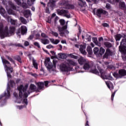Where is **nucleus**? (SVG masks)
<instances>
[{
	"instance_id": "6e6d98bb",
	"label": "nucleus",
	"mask_w": 126,
	"mask_h": 126,
	"mask_svg": "<svg viewBox=\"0 0 126 126\" xmlns=\"http://www.w3.org/2000/svg\"><path fill=\"white\" fill-rule=\"evenodd\" d=\"M116 94V91L114 92L111 95V100L114 101V97H115V94Z\"/></svg>"
},
{
	"instance_id": "412c9836",
	"label": "nucleus",
	"mask_w": 126,
	"mask_h": 126,
	"mask_svg": "<svg viewBox=\"0 0 126 126\" xmlns=\"http://www.w3.org/2000/svg\"><path fill=\"white\" fill-rule=\"evenodd\" d=\"M21 34L22 35H25L26 33H27V28L25 26H21Z\"/></svg>"
},
{
	"instance_id": "ea45409f",
	"label": "nucleus",
	"mask_w": 126,
	"mask_h": 126,
	"mask_svg": "<svg viewBox=\"0 0 126 126\" xmlns=\"http://www.w3.org/2000/svg\"><path fill=\"white\" fill-rule=\"evenodd\" d=\"M15 60L19 62V63H22V61H21V58L19 56H17L15 57Z\"/></svg>"
},
{
	"instance_id": "f03ea898",
	"label": "nucleus",
	"mask_w": 126,
	"mask_h": 126,
	"mask_svg": "<svg viewBox=\"0 0 126 126\" xmlns=\"http://www.w3.org/2000/svg\"><path fill=\"white\" fill-rule=\"evenodd\" d=\"M67 64V65H66ZM66 64L62 63L60 65V70L63 72H67L69 71L71 68L69 65H73L75 66L77 65V63L70 59H68L66 62Z\"/></svg>"
},
{
	"instance_id": "f257e3e1",
	"label": "nucleus",
	"mask_w": 126,
	"mask_h": 126,
	"mask_svg": "<svg viewBox=\"0 0 126 126\" xmlns=\"http://www.w3.org/2000/svg\"><path fill=\"white\" fill-rule=\"evenodd\" d=\"M27 88H28V84H26L25 87L23 86V85H21L18 87L19 91V97L22 99L23 98H25L23 99V103L26 104V105H28V100L27 99V97H28V95H29L31 93H32V84H31L30 87V91H28L27 93Z\"/></svg>"
},
{
	"instance_id": "f8f14e48",
	"label": "nucleus",
	"mask_w": 126,
	"mask_h": 126,
	"mask_svg": "<svg viewBox=\"0 0 126 126\" xmlns=\"http://www.w3.org/2000/svg\"><path fill=\"white\" fill-rule=\"evenodd\" d=\"M101 74V77L102 79H109V80H113V77L111 76H107L106 72L102 69H98Z\"/></svg>"
},
{
	"instance_id": "49530a36",
	"label": "nucleus",
	"mask_w": 126,
	"mask_h": 126,
	"mask_svg": "<svg viewBox=\"0 0 126 126\" xmlns=\"http://www.w3.org/2000/svg\"><path fill=\"white\" fill-rule=\"evenodd\" d=\"M10 22L12 25H15V23H16L15 20L12 19H10Z\"/></svg>"
},
{
	"instance_id": "338daca9",
	"label": "nucleus",
	"mask_w": 126,
	"mask_h": 126,
	"mask_svg": "<svg viewBox=\"0 0 126 126\" xmlns=\"http://www.w3.org/2000/svg\"><path fill=\"white\" fill-rule=\"evenodd\" d=\"M49 83H50V82H49V81L45 82V85L46 87H48V84H49Z\"/></svg>"
},
{
	"instance_id": "3c124183",
	"label": "nucleus",
	"mask_w": 126,
	"mask_h": 126,
	"mask_svg": "<svg viewBox=\"0 0 126 126\" xmlns=\"http://www.w3.org/2000/svg\"><path fill=\"white\" fill-rule=\"evenodd\" d=\"M60 23H61V25H64V23H65V22L64 21V20L63 19H61L60 20Z\"/></svg>"
},
{
	"instance_id": "603ef678",
	"label": "nucleus",
	"mask_w": 126,
	"mask_h": 126,
	"mask_svg": "<svg viewBox=\"0 0 126 126\" xmlns=\"http://www.w3.org/2000/svg\"><path fill=\"white\" fill-rule=\"evenodd\" d=\"M2 3L4 5L7 6V3H8V2H7V1H6V0H3Z\"/></svg>"
},
{
	"instance_id": "4c0bfd02",
	"label": "nucleus",
	"mask_w": 126,
	"mask_h": 126,
	"mask_svg": "<svg viewBox=\"0 0 126 126\" xmlns=\"http://www.w3.org/2000/svg\"><path fill=\"white\" fill-rule=\"evenodd\" d=\"M6 58H7V59H8L9 60V61H10V62L12 63H13L14 64H15V62H14V60H13V59H12V58H11V57H10L8 56H6Z\"/></svg>"
},
{
	"instance_id": "7ed1b4c3",
	"label": "nucleus",
	"mask_w": 126,
	"mask_h": 126,
	"mask_svg": "<svg viewBox=\"0 0 126 126\" xmlns=\"http://www.w3.org/2000/svg\"><path fill=\"white\" fill-rule=\"evenodd\" d=\"M2 62L6 69L8 78H11V73H12V72L13 71V68L11 67L10 63H9V62H8V61L6 60V59H2Z\"/></svg>"
},
{
	"instance_id": "09e8293b",
	"label": "nucleus",
	"mask_w": 126,
	"mask_h": 126,
	"mask_svg": "<svg viewBox=\"0 0 126 126\" xmlns=\"http://www.w3.org/2000/svg\"><path fill=\"white\" fill-rule=\"evenodd\" d=\"M51 34H52L53 36H55V37H58L59 36V33L57 32H52Z\"/></svg>"
},
{
	"instance_id": "dca6fc26",
	"label": "nucleus",
	"mask_w": 126,
	"mask_h": 126,
	"mask_svg": "<svg viewBox=\"0 0 126 126\" xmlns=\"http://www.w3.org/2000/svg\"><path fill=\"white\" fill-rule=\"evenodd\" d=\"M8 4L9 6L10 7V8H11V9H12L13 10H16L17 9L16 5L14 4V3L12 2V1H8Z\"/></svg>"
},
{
	"instance_id": "bb28decb",
	"label": "nucleus",
	"mask_w": 126,
	"mask_h": 126,
	"mask_svg": "<svg viewBox=\"0 0 126 126\" xmlns=\"http://www.w3.org/2000/svg\"><path fill=\"white\" fill-rule=\"evenodd\" d=\"M58 57L60 58V59H66L67 56H66V54H64V53H59L58 54Z\"/></svg>"
},
{
	"instance_id": "2eb2a0df",
	"label": "nucleus",
	"mask_w": 126,
	"mask_h": 126,
	"mask_svg": "<svg viewBox=\"0 0 126 126\" xmlns=\"http://www.w3.org/2000/svg\"><path fill=\"white\" fill-rule=\"evenodd\" d=\"M78 62L81 65L84 64L87 62V60L85 59V58L80 56L79 58H78Z\"/></svg>"
},
{
	"instance_id": "39448f33",
	"label": "nucleus",
	"mask_w": 126,
	"mask_h": 126,
	"mask_svg": "<svg viewBox=\"0 0 126 126\" xmlns=\"http://www.w3.org/2000/svg\"><path fill=\"white\" fill-rule=\"evenodd\" d=\"M126 38L122 39L120 46H119V51L122 53V59L123 61H126Z\"/></svg>"
},
{
	"instance_id": "9b49d317",
	"label": "nucleus",
	"mask_w": 126,
	"mask_h": 126,
	"mask_svg": "<svg viewBox=\"0 0 126 126\" xmlns=\"http://www.w3.org/2000/svg\"><path fill=\"white\" fill-rule=\"evenodd\" d=\"M14 32H15V27H10L9 30H8V28H7L8 34H6L5 33L4 34V38H5V37H10V36H11L12 35H14Z\"/></svg>"
},
{
	"instance_id": "0eeeda50",
	"label": "nucleus",
	"mask_w": 126,
	"mask_h": 126,
	"mask_svg": "<svg viewBox=\"0 0 126 126\" xmlns=\"http://www.w3.org/2000/svg\"><path fill=\"white\" fill-rule=\"evenodd\" d=\"M50 60L49 58H46L45 61V64L49 71L51 72V71H55L56 70V64H54L53 65V63L50 61Z\"/></svg>"
},
{
	"instance_id": "4468645a",
	"label": "nucleus",
	"mask_w": 126,
	"mask_h": 126,
	"mask_svg": "<svg viewBox=\"0 0 126 126\" xmlns=\"http://www.w3.org/2000/svg\"><path fill=\"white\" fill-rule=\"evenodd\" d=\"M101 14H105V15H108V12L102 9H98L97 10L96 15L99 16V17H100Z\"/></svg>"
},
{
	"instance_id": "6e6552de",
	"label": "nucleus",
	"mask_w": 126,
	"mask_h": 126,
	"mask_svg": "<svg viewBox=\"0 0 126 126\" xmlns=\"http://www.w3.org/2000/svg\"><path fill=\"white\" fill-rule=\"evenodd\" d=\"M7 32V27H6L3 30V25L2 24H0V37L1 39H4L5 33L6 35H8Z\"/></svg>"
},
{
	"instance_id": "a878e982",
	"label": "nucleus",
	"mask_w": 126,
	"mask_h": 126,
	"mask_svg": "<svg viewBox=\"0 0 126 126\" xmlns=\"http://www.w3.org/2000/svg\"><path fill=\"white\" fill-rule=\"evenodd\" d=\"M7 12L9 15H15V12L11 8H9L7 10Z\"/></svg>"
},
{
	"instance_id": "37998d69",
	"label": "nucleus",
	"mask_w": 126,
	"mask_h": 126,
	"mask_svg": "<svg viewBox=\"0 0 126 126\" xmlns=\"http://www.w3.org/2000/svg\"><path fill=\"white\" fill-rule=\"evenodd\" d=\"M104 45L106 46L107 48H111V47H112V44L108 42L104 43Z\"/></svg>"
},
{
	"instance_id": "c85d7f7f",
	"label": "nucleus",
	"mask_w": 126,
	"mask_h": 126,
	"mask_svg": "<svg viewBox=\"0 0 126 126\" xmlns=\"http://www.w3.org/2000/svg\"><path fill=\"white\" fill-rule=\"evenodd\" d=\"M67 57H69V58H71L72 59H74L75 60L78 59V56H76L73 55V54H67Z\"/></svg>"
},
{
	"instance_id": "f704fd0d",
	"label": "nucleus",
	"mask_w": 126,
	"mask_h": 126,
	"mask_svg": "<svg viewBox=\"0 0 126 126\" xmlns=\"http://www.w3.org/2000/svg\"><path fill=\"white\" fill-rule=\"evenodd\" d=\"M105 56L106 57H108V56H112V52H111L110 49H107L106 50Z\"/></svg>"
},
{
	"instance_id": "4be33fe9",
	"label": "nucleus",
	"mask_w": 126,
	"mask_h": 126,
	"mask_svg": "<svg viewBox=\"0 0 126 126\" xmlns=\"http://www.w3.org/2000/svg\"><path fill=\"white\" fill-rule=\"evenodd\" d=\"M105 83L109 89L110 90H113V89H114V86L113 85V84L111 83V82L109 81H106L105 82Z\"/></svg>"
},
{
	"instance_id": "ddd939ff",
	"label": "nucleus",
	"mask_w": 126,
	"mask_h": 126,
	"mask_svg": "<svg viewBox=\"0 0 126 126\" xmlns=\"http://www.w3.org/2000/svg\"><path fill=\"white\" fill-rule=\"evenodd\" d=\"M61 4L62 5L65 6L64 8H67V9H73V8H74V5L68 3L67 1H63V2L61 3Z\"/></svg>"
},
{
	"instance_id": "a19ab883",
	"label": "nucleus",
	"mask_w": 126,
	"mask_h": 126,
	"mask_svg": "<svg viewBox=\"0 0 126 126\" xmlns=\"http://www.w3.org/2000/svg\"><path fill=\"white\" fill-rule=\"evenodd\" d=\"M94 53L95 55H97L98 53H99V48L98 47H95L94 49Z\"/></svg>"
},
{
	"instance_id": "69168bd1",
	"label": "nucleus",
	"mask_w": 126,
	"mask_h": 126,
	"mask_svg": "<svg viewBox=\"0 0 126 126\" xmlns=\"http://www.w3.org/2000/svg\"><path fill=\"white\" fill-rule=\"evenodd\" d=\"M102 26L103 27H108L109 26V25L107 23H104L102 24Z\"/></svg>"
},
{
	"instance_id": "4d7b16f0",
	"label": "nucleus",
	"mask_w": 126,
	"mask_h": 126,
	"mask_svg": "<svg viewBox=\"0 0 126 126\" xmlns=\"http://www.w3.org/2000/svg\"><path fill=\"white\" fill-rule=\"evenodd\" d=\"M16 2L17 4H21V0H14Z\"/></svg>"
},
{
	"instance_id": "7c9ffc66",
	"label": "nucleus",
	"mask_w": 126,
	"mask_h": 126,
	"mask_svg": "<svg viewBox=\"0 0 126 126\" xmlns=\"http://www.w3.org/2000/svg\"><path fill=\"white\" fill-rule=\"evenodd\" d=\"M119 6L123 9H126V3L125 2H120L119 3Z\"/></svg>"
},
{
	"instance_id": "1a4fd4ad",
	"label": "nucleus",
	"mask_w": 126,
	"mask_h": 126,
	"mask_svg": "<svg viewBox=\"0 0 126 126\" xmlns=\"http://www.w3.org/2000/svg\"><path fill=\"white\" fill-rule=\"evenodd\" d=\"M66 29H67V26H63V28H58L61 36L63 37V36H66V35L69 34V32L67 31Z\"/></svg>"
},
{
	"instance_id": "e2e57ef3",
	"label": "nucleus",
	"mask_w": 126,
	"mask_h": 126,
	"mask_svg": "<svg viewBox=\"0 0 126 126\" xmlns=\"http://www.w3.org/2000/svg\"><path fill=\"white\" fill-rule=\"evenodd\" d=\"M103 37H99L98 38V43H101V42H103Z\"/></svg>"
},
{
	"instance_id": "c03bdc74",
	"label": "nucleus",
	"mask_w": 126,
	"mask_h": 126,
	"mask_svg": "<svg viewBox=\"0 0 126 126\" xmlns=\"http://www.w3.org/2000/svg\"><path fill=\"white\" fill-rule=\"evenodd\" d=\"M22 6L23 8H28V5L27 4V3H25V2H23L22 4Z\"/></svg>"
},
{
	"instance_id": "052dcab7",
	"label": "nucleus",
	"mask_w": 126,
	"mask_h": 126,
	"mask_svg": "<svg viewBox=\"0 0 126 126\" xmlns=\"http://www.w3.org/2000/svg\"><path fill=\"white\" fill-rule=\"evenodd\" d=\"M41 37H43V38H47L48 36H47V35H46V34L44 33H42L41 34Z\"/></svg>"
},
{
	"instance_id": "c9c22d12",
	"label": "nucleus",
	"mask_w": 126,
	"mask_h": 126,
	"mask_svg": "<svg viewBox=\"0 0 126 126\" xmlns=\"http://www.w3.org/2000/svg\"><path fill=\"white\" fill-rule=\"evenodd\" d=\"M20 20L23 24H26V23H27L26 19H25L23 17H20Z\"/></svg>"
},
{
	"instance_id": "423d86ee",
	"label": "nucleus",
	"mask_w": 126,
	"mask_h": 126,
	"mask_svg": "<svg viewBox=\"0 0 126 126\" xmlns=\"http://www.w3.org/2000/svg\"><path fill=\"white\" fill-rule=\"evenodd\" d=\"M84 64L83 69H85V70H89L90 72H92V73L99 74V72H98L97 69H95V67L90 65L89 62L87 61Z\"/></svg>"
},
{
	"instance_id": "5701e85b",
	"label": "nucleus",
	"mask_w": 126,
	"mask_h": 126,
	"mask_svg": "<svg viewBox=\"0 0 126 126\" xmlns=\"http://www.w3.org/2000/svg\"><path fill=\"white\" fill-rule=\"evenodd\" d=\"M32 65L35 69H38V63L35 59L32 58Z\"/></svg>"
},
{
	"instance_id": "5fc2aeb1",
	"label": "nucleus",
	"mask_w": 126,
	"mask_h": 126,
	"mask_svg": "<svg viewBox=\"0 0 126 126\" xmlns=\"http://www.w3.org/2000/svg\"><path fill=\"white\" fill-rule=\"evenodd\" d=\"M27 0V3L28 5H29V6H31V5H32V0Z\"/></svg>"
},
{
	"instance_id": "a211bd4d",
	"label": "nucleus",
	"mask_w": 126,
	"mask_h": 126,
	"mask_svg": "<svg viewBox=\"0 0 126 126\" xmlns=\"http://www.w3.org/2000/svg\"><path fill=\"white\" fill-rule=\"evenodd\" d=\"M119 74L120 78H121L123 76H126V70L125 69H121L119 71Z\"/></svg>"
},
{
	"instance_id": "0e129e2a",
	"label": "nucleus",
	"mask_w": 126,
	"mask_h": 126,
	"mask_svg": "<svg viewBox=\"0 0 126 126\" xmlns=\"http://www.w3.org/2000/svg\"><path fill=\"white\" fill-rule=\"evenodd\" d=\"M106 7L108 8V9H110L111 8V6L110 4H106Z\"/></svg>"
},
{
	"instance_id": "473e14b6",
	"label": "nucleus",
	"mask_w": 126,
	"mask_h": 126,
	"mask_svg": "<svg viewBox=\"0 0 126 126\" xmlns=\"http://www.w3.org/2000/svg\"><path fill=\"white\" fill-rule=\"evenodd\" d=\"M78 4L81 7H83V6H86V2L82 0L80 1V2L78 3Z\"/></svg>"
},
{
	"instance_id": "8fccbe9b",
	"label": "nucleus",
	"mask_w": 126,
	"mask_h": 126,
	"mask_svg": "<svg viewBox=\"0 0 126 126\" xmlns=\"http://www.w3.org/2000/svg\"><path fill=\"white\" fill-rule=\"evenodd\" d=\"M113 76H114V77H116V78H120V75L119 74H118L117 73H114L113 74Z\"/></svg>"
},
{
	"instance_id": "774afa93",
	"label": "nucleus",
	"mask_w": 126,
	"mask_h": 126,
	"mask_svg": "<svg viewBox=\"0 0 126 126\" xmlns=\"http://www.w3.org/2000/svg\"><path fill=\"white\" fill-rule=\"evenodd\" d=\"M14 96L16 98H18V94H17L16 93H14Z\"/></svg>"
},
{
	"instance_id": "393cba45",
	"label": "nucleus",
	"mask_w": 126,
	"mask_h": 126,
	"mask_svg": "<svg viewBox=\"0 0 126 126\" xmlns=\"http://www.w3.org/2000/svg\"><path fill=\"white\" fill-rule=\"evenodd\" d=\"M50 42H51V43L52 44H54L55 45H58V44H59L60 42V40H59V39H55L54 38H50Z\"/></svg>"
},
{
	"instance_id": "c756f323",
	"label": "nucleus",
	"mask_w": 126,
	"mask_h": 126,
	"mask_svg": "<svg viewBox=\"0 0 126 126\" xmlns=\"http://www.w3.org/2000/svg\"><path fill=\"white\" fill-rule=\"evenodd\" d=\"M37 85L38 86L39 90H41V89H43L44 88V83L43 82L38 83Z\"/></svg>"
},
{
	"instance_id": "b1692460",
	"label": "nucleus",
	"mask_w": 126,
	"mask_h": 126,
	"mask_svg": "<svg viewBox=\"0 0 126 126\" xmlns=\"http://www.w3.org/2000/svg\"><path fill=\"white\" fill-rule=\"evenodd\" d=\"M93 41L96 46H98V47H101V43L98 42V39H97L96 37H93Z\"/></svg>"
},
{
	"instance_id": "9d476101",
	"label": "nucleus",
	"mask_w": 126,
	"mask_h": 126,
	"mask_svg": "<svg viewBox=\"0 0 126 126\" xmlns=\"http://www.w3.org/2000/svg\"><path fill=\"white\" fill-rule=\"evenodd\" d=\"M58 14L59 15H63L64 16H65L67 18H70V14H68V11L66 10H61V9H58L57 10Z\"/></svg>"
},
{
	"instance_id": "58836bf2",
	"label": "nucleus",
	"mask_w": 126,
	"mask_h": 126,
	"mask_svg": "<svg viewBox=\"0 0 126 126\" xmlns=\"http://www.w3.org/2000/svg\"><path fill=\"white\" fill-rule=\"evenodd\" d=\"M87 51L90 55H91V54H92V48H91V47L88 46L87 48Z\"/></svg>"
},
{
	"instance_id": "680f3d73",
	"label": "nucleus",
	"mask_w": 126,
	"mask_h": 126,
	"mask_svg": "<svg viewBox=\"0 0 126 126\" xmlns=\"http://www.w3.org/2000/svg\"><path fill=\"white\" fill-rule=\"evenodd\" d=\"M20 33L21 34V29L19 28L17 30V35H18V34H19Z\"/></svg>"
},
{
	"instance_id": "20e7f679",
	"label": "nucleus",
	"mask_w": 126,
	"mask_h": 126,
	"mask_svg": "<svg viewBox=\"0 0 126 126\" xmlns=\"http://www.w3.org/2000/svg\"><path fill=\"white\" fill-rule=\"evenodd\" d=\"M15 85V83L13 80H10V85L9 84L7 85V88L6 92H5L4 94H1L0 95V100L2 99L3 97H5L4 99V101L6 100V99H8L9 97H10V87H13Z\"/></svg>"
},
{
	"instance_id": "79ce46f5",
	"label": "nucleus",
	"mask_w": 126,
	"mask_h": 126,
	"mask_svg": "<svg viewBox=\"0 0 126 126\" xmlns=\"http://www.w3.org/2000/svg\"><path fill=\"white\" fill-rule=\"evenodd\" d=\"M105 53V49L103 47H101L99 50V54L101 56Z\"/></svg>"
},
{
	"instance_id": "cd10ccee",
	"label": "nucleus",
	"mask_w": 126,
	"mask_h": 126,
	"mask_svg": "<svg viewBox=\"0 0 126 126\" xmlns=\"http://www.w3.org/2000/svg\"><path fill=\"white\" fill-rule=\"evenodd\" d=\"M41 42L44 45H47L50 43V41H49V39L47 38H43L41 39Z\"/></svg>"
},
{
	"instance_id": "e433bc0d",
	"label": "nucleus",
	"mask_w": 126,
	"mask_h": 126,
	"mask_svg": "<svg viewBox=\"0 0 126 126\" xmlns=\"http://www.w3.org/2000/svg\"><path fill=\"white\" fill-rule=\"evenodd\" d=\"M10 46H15L16 47H21V48H23V46L20 43H18V44L10 43Z\"/></svg>"
},
{
	"instance_id": "13d9d810",
	"label": "nucleus",
	"mask_w": 126,
	"mask_h": 126,
	"mask_svg": "<svg viewBox=\"0 0 126 126\" xmlns=\"http://www.w3.org/2000/svg\"><path fill=\"white\" fill-rule=\"evenodd\" d=\"M47 49H52L54 48V46L51 44L48 45L46 46Z\"/></svg>"
},
{
	"instance_id": "a18cd8bd",
	"label": "nucleus",
	"mask_w": 126,
	"mask_h": 126,
	"mask_svg": "<svg viewBox=\"0 0 126 126\" xmlns=\"http://www.w3.org/2000/svg\"><path fill=\"white\" fill-rule=\"evenodd\" d=\"M75 69H76V70L77 71V72H83V71H80L81 68H79V67L78 66H77L75 67ZM81 69H83V68H82Z\"/></svg>"
},
{
	"instance_id": "2f4dec72",
	"label": "nucleus",
	"mask_w": 126,
	"mask_h": 126,
	"mask_svg": "<svg viewBox=\"0 0 126 126\" xmlns=\"http://www.w3.org/2000/svg\"><path fill=\"white\" fill-rule=\"evenodd\" d=\"M123 36L121 34H117L115 35V38L116 39V41H120L121 40V38H122Z\"/></svg>"
},
{
	"instance_id": "f3484780",
	"label": "nucleus",
	"mask_w": 126,
	"mask_h": 126,
	"mask_svg": "<svg viewBox=\"0 0 126 126\" xmlns=\"http://www.w3.org/2000/svg\"><path fill=\"white\" fill-rule=\"evenodd\" d=\"M55 0H50L47 4L48 7L51 8V9H53V7H55Z\"/></svg>"
},
{
	"instance_id": "aec40b11",
	"label": "nucleus",
	"mask_w": 126,
	"mask_h": 126,
	"mask_svg": "<svg viewBox=\"0 0 126 126\" xmlns=\"http://www.w3.org/2000/svg\"><path fill=\"white\" fill-rule=\"evenodd\" d=\"M86 48V47L85 45L80 46L79 50L81 54H82L83 55H86V51H85Z\"/></svg>"
},
{
	"instance_id": "6ab92c4d",
	"label": "nucleus",
	"mask_w": 126,
	"mask_h": 126,
	"mask_svg": "<svg viewBox=\"0 0 126 126\" xmlns=\"http://www.w3.org/2000/svg\"><path fill=\"white\" fill-rule=\"evenodd\" d=\"M23 14L24 16L26 17V18H28L31 14V12L29 10H26L24 11Z\"/></svg>"
},
{
	"instance_id": "72a5a7b5",
	"label": "nucleus",
	"mask_w": 126,
	"mask_h": 126,
	"mask_svg": "<svg viewBox=\"0 0 126 126\" xmlns=\"http://www.w3.org/2000/svg\"><path fill=\"white\" fill-rule=\"evenodd\" d=\"M5 9L3 8L2 6L0 5V14H4L5 13Z\"/></svg>"
},
{
	"instance_id": "864d4df0",
	"label": "nucleus",
	"mask_w": 126,
	"mask_h": 126,
	"mask_svg": "<svg viewBox=\"0 0 126 126\" xmlns=\"http://www.w3.org/2000/svg\"><path fill=\"white\" fill-rule=\"evenodd\" d=\"M34 46H36V47H37V48H41V47L40 46V44H39V43L35 42L34 43Z\"/></svg>"
},
{
	"instance_id": "de8ad7c7",
	"label": "nucleus",
	"mask_w": 126,
	"mask_h": 126,
	"mask_svg": "<svg viewBox=\"0 0 126 126\" xmlns=\"http://www.w3.org/2000/svg\"><path fill=\"white\" fill-rule=\"evenodd\" d=\"M32 91H38V89L36 87V86L32 85Z\"/></svg>"
},
{
	"instance_id": "bf43d9fd",
	"label": "nucleus",
	"mask_w": 126,
	"mask_h": 126,
	"mask_svg": "<svg viewBox=\"0 0 126 126\" xmlns=\"http://www.w3.org/2000/svg\"><path fill=\"white\" fill-rule=\"evenodd\" d=\"M30 44L29 43V42L26 41L24 43V46H25V47H27L28 46H29Z\"/></svg>"
}]
</instances>
